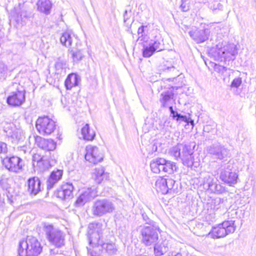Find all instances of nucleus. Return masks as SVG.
Instances as JSON below:
<instances>
[{
	"label": "nucleus",
	"mask_w": 256,
	"mask_h": 256,
	"mask_svg": "<svg viewBox=\"0 0 256 256\" xmlns=\"http://www.w3.org/2000/svg\"><path fill=\"white\" fill-rule=\"evenodd\" d=\"M196 146L194 142L188 144H178L171 150V154L177 160H180L188 166H194V150Z\"/></svg>",
	"instance_id": "nucleus-1"
},
{
	"label": "nucleus",
	"mask_w": 256,
	"mask_h": 256,
	"mask_svg": "<svg viewBox=\"0 0 256 256\" xmlns=\"http://www.w3.org/2000/svg\"><path fill=\"white\" fill-rule=\"evenodd\" d=\"M94 228L93 224L88 226V239L89 246L87 247L88 254L92 256H100L101 254L100 248L104 244L102 230Z\"/></svg>",
	"instance_id": "nucleus-2"
},
{
	"label": "nucleus",
	"mask_w": 256,
	"mask_h": 256,
	"mask_svg": "<svg viewBox=\"0 0 256 256\" xmlns=\"http://www.w3.org/2000/svg\"><path fill=\"white\" fill-rule=\"evenodd\" d=\"M42 251V246L36 238L28 236L26 240L20 242L18 248L19 256H37Z\"/></svg>",
	"instance_id": "nucleus-3"
},
{
	"label": "nucleus",
	"mask_w": 256,
	"mask_h": 256,
	"mask_svg": "<svg viewBox=\"0 0 256 256\" xmlns=\"http://www.w3.org/2000/svg\"><path fill=\"white\" fill-rule=\"evenodd\" d=\"M115 209L112 202L108 198H101L96 200L92 206V213L94 216L100 217L111 214Z\"/></svg>",
	"instance_id": "nucleus-4"
},
{
	"label": "nucleus",
	"mask_w": 256,
	"mask_h": 256,
	"mask_svg": "<svg viewBox=\"0 0 256 256\" xmlns=\"http://www.w3.org/2000/svg\"><path fill=\"white\" fill-rule=\"evenodd\" d=\"M44 230L49 242L57 248H60L64 244L65 234L58 229L54 228L52 224H44Z\"/></svg>",
	"instance_id": "nucleus-5"
},
{
	"label": "nucleus",
	"mask_w": 256,
	"mask_h": 256,
	"mask_svg": "<svg viewBox=\"0 0 256 256\" xmlns=\"http://www.w3.org/2000/svg\"><path fill=\"white\" fill-rule=\"evenodd\" d=\"M206 150L208 156L214 160H225L230 156V150L220 143L212 144L207 148Z\"/></svg>",
	"instance_id": "nucleus-6"
},
{
	"label": "nucleus",
	"mask_w": 256,
	"mask_h": 256,
	"mask_svg": "<svg viewBox=\"0 0 256 256\" xmlns=\"http://www.w3.org/2000/svg\"><path fill=\"white\" fill-rule=\"evenodd\" d=\"M236 230L234 221L226 220L212 228L210 234L214 238H224Z\"/></svg>",
	"instance_id": "nucleus-7"
},
{
	"label": "nucleus",
	"mask_w": 256,
	"mask_h": 256,
	"mask_svg": "<svg viewBox=\"0 0 256 256\" xmlns=\"http://www.w3.org/2000/svg\"><path fill=\"white\" fill-rule=\"evenodd\" d=\"M164 49L163 39L160 36H156L154 40H150L147 44H144L142 56L148 58L156 52H161Z\"/></svg>",
	"instance_id": "nucleus-8"
},
{
	"label": "nucleus",
	"mask_w": 256,
	"mask_h": 256,
	"mask_svg": "<svg viewBox=\"0 0 256 256\" xmlns=\"http://www.w3.org/2000/svg\"><path fill=\"white\" fill-rule=\"evenodd\" d=\"M158 228L156 226H146L140 230L142 242L146 246H152L157 242L158 239Z\"/></svg>",
	"instance_id": "nucleus-9"
},
{
	"label": "nucleus",
	"mask_w": 256,
	"mask_h": 256,
	"mask_svg": "<svg viewBox=\"0 0 256 256\" xmlns=\"http://www.w3.org/2000/svg\"><path fill=\"white\" fill-rule=\"evenodd\" d=\"M4 166L9 171L18 173L22 172L24 166L23 160L17 156H6L2 160Z\"/></svg>",
	"instance_id": "nucleus-10"
},
{
	"label": "nucleus",
	"mask_w": 256,
	"mask_h": 256,
	"mask_svg": "<svg viewBox=\"0 0 256 256\" xmlns=\"http://www.w3.org/2000/svg\"><path fill=\"white\" fill-rule=\"evenodd\" d=\"M36 128L42 134H50L56 128L55 122L48 116L40 117L36 122Z\"/></svg>",
	"instance_id": "nucleus-11"
},
{
	"label": "nucleus",
	"mask_w": 256,
	"mask_h": 256,
	"mask_svg": "<svg viewBox=\"0 0 256 256\" xmlns=\"http://www.w3.org/2000/svg\"><path fill=\"white\" fill-rule=\"evenodd\" d=\"M202 184L205 189L209 190L212 192L222 194L225 192V188L212 175H206L204 178Z\"/></svg>",
	"instance_id": "nucleus-12"
},
{
	"label": "nucleus",
	"mask_w": 256,
	"mask_h": 256,
	"mask_svg": "<svg viewBox=\"0 0 256 256\" xmlns=\"http://www.w3.org/2000/svg\"><path fill=\"white\" fill-rule=\"evenodd\" d=\"M104 155L96 146L88 145L86 148L85 159L90 162L97 164L103 160Z\"/></svg>",
	"instance_id": "nucleus-13"
},
{
	"label": "nucleus",
	"mask_w": 256,
	"mask_h": 256,
	"mask_svg": "<svg viewBox=\"0 0 256 256\" xmlns=\"http://www.w3.org/2000/svg\"><path fill=\"white\" fill-rule=\"evenodd\" d=\"M97 192L94 187L84 189L74 202L76 207H81L86 203L92 200L97 196Z\"/></svg>",
	"instance_id": "nucleus-14"
},
{
	"label": "nucleus",
	"mask_w": 256,
	"mask_h": 256,
	"mask_svg": "<svg viewBox=\"0 0 256 256\" xmlns=\"http://www.w3.org/2000/svg\"><path fill=\"white\" fill-rule=\"evenodd\" d=\"M26 100V92L24 90H17L12 92L6 100L8 105L12 106H19L24 103Z\"/></svg>",
	"instance_id": "nucleus-15"
},
{
	"label": "nucleus",
	"mask_w": 256,
	"mask_h": 256,
	"mask_svg": "<svg viewBox=\"0 0 256 256\" xmlns=\"http://www.w3.org/2000/svg\"><path fill=\"white\" fill-rule=\"evenodd\" d=\"M27 191L31 196H35L43 189L42 182L39 178L34 176L27 180Z\"/></svg>",
	"instance_id": "nucleus-16"
},
{
	"label": "nucleus",
	"mask_w": 256,
	"mask_h": 256,
	"mask_svg": "<svg viewBox=\"0 0 256 256\" xmlns=\"http://www.w3.org/2000/svg\"><path fill=\"white\" fill-rule=\"evenodd\" d=\"M74 186L72 184L66 182L61 186L55 192L56 196L62 200H70L72 198V192L74 190Z\"/></svg>",
	"instance_id": "nucleus-17"
},
{
	"label": "nucleus",
	"mask_w": 256,
	"mask_h": 256,
	"mask_svg": "<svg viewBox=\"0 0 256 256\" xmlns=\"http://www.w3.org/2000/svg\"><path fill=\"white\" fill-rule=\"evenodd\" d=\"M32 165L38 170L42 172L48 169L52 164L44 156L35 154L32 156Z\"/></svg>",
	"instance_id": "nucleus-18"
},
{
	"label": "nucleus",
	"mask_w": 256,
	"mask_h": 256,
	"mask_svg": "<svg viewBox=\"0 0 256 256\" xmlns=\"http://www.w3.org/2000/svg\"><path fill=\"white\" fill-rule=\"evenodd\" d=\"M220 179L230 186H232L237 182L238 175L235 172L227 168L222 170L220 176Z\"/></svg>",
	"instance_id": "nucleus-19"
},
{
	"label": "nucleus",
	"mask_w": 256,
	"mask_h": 256,
	"mask_svg": "<svg viewBox=\"0 0 256 256\" xmlns=\"http://www.w3.org/2000/svg\"><path fill=\"white\" fill-rule=\"evenodd\" d=\"M31 16V13L26 10L20 8L16 9L13 18L16 24L18 26H20L24 25L28 20H30Z\"/></svg>",
	"instance_id": "nucleus-20"
},
{
	"label": "nucleus",
	"mask_w": 256,
	"mask_h": 256,
	"mask_svg": "<svg viewBox=\"0 0 256 256\" xmlns=\"http://www.w3.org/2000/svg\"><path fill=\"white\" fill-rule=\"evenodd\" d=\"M209 29L196 30L189 32L190 36L196 42L202 43L208 39Z\"/></svg>",
	"instance_id": "nucleus-21"
},
{
	"label": "nucleus",
	"mask_w": 256,
	"mask_h": 256,
	"mask_svg": "<svg viewBox=\"0 0 256 256\" xmlns=\"http://www.w3.org/2000/svg\"><path fill=\"white\" fill-rule=\"evenodd\" d=\"M175 87L172 86L166 92H162L160 96V102L161 106L164 108L172 105L175 102L174 99V89ZM178 89V87H176Z\"/></svg>",
	"instance_id": "nucleus-22"
},
{
	"label": "nucleus",
	"mask_w": 256,
	"mask_h": 256,
	"mask_svg": "<svg viewBox=\"0 0 256 256\" xmlns=\"http://www.w3.org/2000/svg\"><path fill=\"white\" fill-rule=\"evenodd\" d=\"M63 174V170H56L51 172L46 181V186L48 190L54 188V185L60 180Z\"/></svg>",
	"instance_id": "nucleus-23"
},
{
	"label": "nucleus",
	"mask_w": 256,
	"mask_h": 256,
	"mask_svg": "<svg viewBox=\"0 0 256 256\" xmlns=\"http://www.w3.org/2000/svg\"><path fill=\"white\" fill-rule=\"evenodd\" d=\"M37 145L38 146L44 150L48 151L54 150L56 148V144L52 139H45L39 138L36 140Z\"/></svg>",
	"instance_id": "nucleus-24"
},
{
	"label": "nucleus",
	"mask_w": 256,
	"mask_h": 256,
	"mask_svg": "<svg viewBox=\"0 0 256 256\" xmlns=\"http://www.w3.org/2000/svg\"><path fill=\"white\" fill-rule=\"evenodd\" d=\"M80 81V76L74 73L69 74L64 82V86L66 90H71L72 88L78 85Z\"/></svg>",
	"instance_id": "nucleus-25"
},
{
	"label": "nucleus",
	"mask_w": 256,
	"mask_h": 256,
	"mask_svg": "<svg viewBox=\"0 0 256 256\" xmlns=\"http://www.w3.org/2000/svg\"><path fill=\"white\" fill-rule=\"evenodd\" d=\"M154 246L155 256H162L168 250V241L166 240L160 244L156 242Z\"/></svg>",
	"instance_id": "nucleus-26"
},
{
	"label": "nucleus",
	"mask_w": 256,
	"mask_h": 256,
	"mask_svg": "<svg viewBox=\"0 0 256 256\" xmlns=\"http://www.w3.org/2000/svg\"><path fill=\"white\" fill-rule=\"evenodd\" d=\"M60 41L61 44L66 47L72 46L73 42L76 44V42H78V40L67 32L62 33L60 38Z\"/></svg>",
	"instance_id": "nucleus-27"
},
{
	"label": "nucleus",
	"mask_w": 256,
	"mask_h": 256,
	"mask_svg": "<svg viewBox=\"0 0 256 256\" xmlns=\"http://www.w3.org/2000/svg\"><path fill=\"white\" fill-rule=\"evenodd\" d=\"M82 138L86 140H92L94 139L96 134L94 131L90 129L88 124H86L81 130Z\"/></svg>",
	"instance_id": "nucleus-28"
},
{
	"label": "nucleus",
	"mask_w": 256,
	"mask_h": 256,
	"mask_svg": "<svg viewBox=\"0 0 256 256\" xmlns=\"http://www.w3.org/2000/svg\"><path fill=\"white\" fill-rule=\"evenodd\" d=\"M37 6L39 11L48 14L50 12L52 4L50 0H39Z\"/></svg>",
	"instance_id": "nucleus-29"
},
{
	"label": "nucleus",
	"mask_w": 256,
	"mask_h": 256,
	"mask_svg": "<svg viewBox=\"0 0 256 256\" xmlns=\"http://www.w3.org/2000/svg\"><path fill=\"white\" fill-rule=\"evenodd\" d=\"M219 50V55L223 58L226 57V54H228L233 56L237 54L236 46L234 44H230Z\"/></svg>",
	"instance_id": "nucleus-30"
},
{
	"label": "nucleus",
	"mask_w": 256,
	"mask_h": 256,
	"mask_svg": "<svg viewBox=\"0 0 256 256\" xmlns=\"http://www.w3.org/2000/svg\"><path fill=\"white\" fill-rule=\"evenodd\" d=\"M70 53L72 54L73 62H75L80 61L84 57L82 50L79 47L77 42H76V47L72 48L70 50Z\"/></svg>",
	"instance_id": "nucleus-31"
},
{
	"label": "nucleus",
	"mask_w": 256,
	"mask_h": 256,
	"mask_svg": "<svg viewBox=\"0 0 256 256\" xmlns=\"http://www.w3.org/2000/svg\"><path fill=\"white\" fill-rule=\"evenodd\" d=\"M66 62L64 60L58 58L54 64L55 72L57 74H66Z\"/></svg>",
	"instance_id": "nucleus-32"
},
{
	"label": "nucleus",
	"mask_w": 256,
	"mask_h": 256,
	"mask_svg": "<svg viewBox=\"0 0 256 256\" xmlns=\"http://www.w3.org/2000/svg\"><path fill=\"white\" fill-rule=\"evenodd\" d=\"M156 186L158 190L162 194H168V186L166 184V178H161L158 179L156 182Z\"/></svg>",
	"instance_id": "nucleus-33"
},
{
	"label": "nucleus",
	"mask_w": 256,
	"mask_h": 256,
	"mask_svg": "<svg viewBox=\"0 0 256 256\" xmlns=\"http://www.w3.org/2000/svg\"><path fill=\"white\" fill-rule=\"evenodd\" d=\"M162 162H165V159L163 158H157L153 160L150 164V166L153 172L160 173V166Z\"/></svg>",
	"instance_id": "nucleus-34"
},
{
	"label": "nucleus",
	"mask_w": 256,
	"mask_h": 256,
	"mask_svg": "<svg viewBox=\"0 0 256 256\" xmlns=\"http://www.w3.org/2000/svg\"><path fill=\"white\" fill-rule=\"evenodd\" d=\"M102 249H104L108 255L112 256L114 254L117 252V248L115 244L113 242L104 243L102 244L100 248Z\"/></svg>",
	"instance_id": "nucleus-35"
},
{
	"label": "nucleus",
	"mask_w": 256,
	"mask_h": 256,
	"mask_svg": "<svg viewBox=\"0 0 256 256\" xmlns=\"http://www.w3.org/2000/svg\"><path fill=\"white\" fill-rule=\"evenodd\" d=\"M177 167L174 162L165 160L164 167V172L169 174H172L176 170Z\"/></svg>",
	"instance_id": "nucleus-36"
},
{
	"label": "nucleus",
	"mask_w": 256,
	"mask_h": 256,
	"mask_svg": "<svg viewBox=\"0 0 256 256\" xmlns=\"http://www.w3.org/2000/svg\"><path fill=\"white\" fill-rule=\"evenodd\" d=\"M104 168H96L95 170V172L94 173V178L96 182L100 184L103 180L104 177Z\"/></svg>",
	"instance_id": "nucleus-37"
},
{
	"label": "nucleus",
	"mask_w": 256,
	"mask_h": 256,
	"mask_svg": "<svg viewBox=\"0 0 256 256\" xmlns=\"http://www.w3.org/2000/svg\"><path fill=\"white\" fill-rule=\"evenodd\" d=\"M10 138L12 143L16 144L23 140V133L20 130H14L10 136Z\"/></svg>",
	"instance_id": "nucleus-38"
},
{
	"label": "nucleus",
	"mask_w": 256,
	"mask_h": 256,
	"mask_svg": "<svg viewBox=\"0 0 256 256\" xmlns=\"http://www.w3.org/2000/svg\"><path fill=\"white\" fill-rule=\"evenodd\" d=\"M214 70L216 72H218L220 74H221L222 75H223L224 77L226 75L230 76V72L232 71V70H230V68H228L225 66L217 64H215L214 66ZM224 79L225 78H224Z\"/></svg>",
	"instance_id": "nucleus-39"
},
{
	"label": "nucleus",
	"mask_w": 256,
	"mask_h": 256,
	"mask_svg": "<svg viewBox=\"0 0 256 256\" xmlns=\"http://www.w3.org/2000/svg\"><path fill=\"white\" fill-rule=\"evenodd\" d=\"M170 116L176 121H182L184 122H188V118L186 116H183L175 111L174 114L172 113Z\"/></svg>",
	"instance_id": "nucleus-40"
},
{
	"label": "nucleus",
	"mask_w": 256,
	"mask_h": 256,
	"mask_svg": "<svg viewBox=\"0 0 256 256\" xmlns=\"http://www.w3.org/2000/svg\"><path fill=\"white\" fill-rule=\"evenodd\" d=\"M7 71V66L2 62L0 61V80L5 78Z\"/></svg>",
	"instance_id": "nucleus-41"
},
{
	"label": "nucleus",
	"mask_w": 256,
	"mask_h": 256,
	"mask_svg": "<svg viewBox=\"0 0 256 256\" xmlns=\"http://www.w3.org/2000/svg\"><path fill=\"white\" fill-rule=\"evenodd\" d=\"M147 26H144V25L140 26L138 30V40L140 41L144 40L146 39V33H145V28H146Z\"/></svg>",
	"instance_id": "nucleus-42"
},
{
	"label": "nucleus",
	"mask_w": 256,
	"mask_h": 256,
	"mask_svg": "<svg viewBox=\"0 0 256 256\" xmlns=\"http://www.w3.org/2000/svg\"><path fill=\"white\" fill-rule=\"evenodd\" d=\"M209 8L213 11L222 10V5L218 2H212L209 4Z\"/></svg>",
	"instance_id": "nucleus-43"
},
{
	"label": "nucleus",
	"mask_w": 256,
	"mask_h": 256,
	"mask_svg": "<svg viewBox=\"0 0 256 256\" xmlns=\"http://www.w3.org/2000/svg\"><path fill=\"white\" fill-rule=\"evenodd\" d=\"M142 216L143 220L146 224H150V226H156V222L152 220L147 215L146 212H143L142 213Z\"/></svg>",
	"instance_id": "nucleus-44"
},
{
	"label": "nucleus",
	"mask_w": 256,
	"mask_h": 256,
	"mask_svg": "<svg viewBox=\"0 0 256 256\" xmlns=\"http://www.w3.org/2000/svg\"><path fill=\"white\" fill-rule=\"evenodd\" d=\"M180 8L183 12H188L190 9L188 0H182V4L180 6Z\"/></svg>",
	"instance_id": "nucleus-45"
},
{
	"label": "nucleus",
	"mask_w": 256,
	"mask_h": 256,
	"mask_svg": "<svg viewBox=\"0 0 256 256\" xmlns=\"http://www.w3.org/2000/svg\"><path fill=\"white\" fill-rule=\"evenodd\" d=\"M166 184L168 186V193L170 190H171L174 188L175 184V181L170 178H166Z\"/></svg>",
	"instance_id": "nucleus-46"
},
{
	"label": "nucleus",
	"mask_w": 256,
	"mask_h": 256,
	"mask_svg": "<svg viewBox=\"0 0 256 256\" xmlns=\"http://www.w3.org/2000/svg\"><path fill=\"white\" fill-rule=\"evenodd\" d=\"M242 82V78H235L232 82L230 84L231 88H238L240 86Z\"/></svg>",
	"instance_id": "nucleus-47"
},
{
	"label": "nucleus",
	"mask_w": 256,
	"mask_h": 256,
	"mask_svg": "<svg viewBox=\"0 0 256 256\" xmlns=\"http://www.w3.org/2000/svg\"><path fill=\"white\" fill-rule=\"evenodd\" d=\"M8 152L7 144L0 141V154H6Z\"/></svg>",
	"instance_id": "nucleus-48"
},
{
	"label": "nucleus",
	"mask_w": 256,
	"mask_h": 256,
	"mask_svg": "<svg viewBox=\"0 0 256 256\" xmlns=\"http://www.w3.org/2000/svg\"><path fill=\"white\" fill-rule=\"evenodd\" d=\"M0 186L3 190H5L6 192L10 190V188L8 184L7 183V180L2 178L0 180Z\"/></svg>",
	"instance_id": "nucleus-49"
},
{
	"label": "nucleus",
	"mask_w": 256,
	"mask_h": 256,
	"mask_svg": "<svg viewBox=\"0 0 256 256\" xmlns=\"http://www.w3.org/2000/svg\"><path fill=\"white\" fill-rule=\"evenodd\" d=\"M6 195L8 198V201L10 204H12L14 203V196L10 193V190H8V192H6Z\"/></svg>",
	"instance_id": "nucleus-50"
},
{
	"label": "nucleus",
	"mask_w": 256,
	"mask_h": 256,
	"mask_svg": "<svg viewBox=\"0 0 256 256\" xmlns=\"http://www.w3.org/2000/svg\"><path fill=\"white\" fill-rule=\"evenodd\" d=\"M59 250L56 248L51 249L50 250V256H56L58 254Z\"/></svg>",
	"instance_id": "nucleus-51"
},
{
	"label": "nucleus",
	"mask_w": 256,
	"mask_h": 256,
	"mask_svg": "<svg viewBox=\"0 0 256 256\" xmlns=\"http://www.w3.org/2000/svg\"><path fill=\"white\" fill-rule=\"evenodd\" d=\"M130 16H128V10H126L124 14V23L126 24L127 20L129 19Z\"/></svg>",
	"instance_id": "nucleus-52"
},
{
	"label": "nucleus",
	"mask_w": 256,
	"mask_h": 256,
	"mask_svg": "<svg viewBox=\"0 0 256 256\" xmlns=\"http://www.w3.org/2000/svg\"><path fill=\"white\" fill-rule=\"evenodd\" d=\"M168 256H182V253L180 252H172Z\"/></svg>",
	"instance_id": "nucleus-53"
},
{
	"label": "nucleus",
	"mask_w": 256,
	"mask_h": 256,
	"mask_svg": "<svg viewBox=\"0 0 256 256\" xmlns=\"http://www.w3.org/2000/svg\"><path fill=\"white\" fill-rule=\"evenodd\" d=\"M164 71L168 72V71H174L175 70V68L173 66H166V68H164Z\"/></svg>",
	"instance_id": "nucleus-54"
},
{
	"label": "nucleus",
	"mask_w": 256,
	"mask_h": 256,
	"mask_svg": "<svg viewBox=\"0 0 256 256\" xmlns=\"http://www.w3.org/2000/svg\"><path fill=\"white\" fill-rule=\"evenodd\" d=\"M18 150L20 151H22L24 152V154L26 152V146H22L18 148Z\"/></svg>",
	"instance_id": "nucleus-55"
},
{
	"label": "nucleus",
	"mask_w": 256,
	"mask_h": 256,
	"mask_svg": "<svg viewBox=\"0 0 256 256\" xmlns=\"http://www.w3.org/2000/svg\"><path fill=\"white\" fill-rule=\"evenodd\" d=\"M4 205V200L3 198H2L1 194H0V207H3Z\"/></svg>",
	"instance_id": "nucleus-56"
},
{
	"label": "nucleus",
	"mask_w": 256,
	"mask_h": 256,
	"mask_svg": "<svg viewBox=\"0 0 256 256\" xmlns=\"http://www.w3.org/2000/svg\"><path fill=\"white\" fill-rule=\"evenodd\" d=\"M164 162H162L160 166V172H164Z\"/></svg>",
	"instance_id": "nucleus-57"
},
{
	"label": "nucleus",
	"mask_w": 256,
	"mask_h": 256,
	"mask_svg": "<svg viewBox=\"0 0 256 256\" xmlns=\"http://www.w3.org/2000/svg\"><path fill=\"white\" fill-rule=\"evenodd\" d=\"M168 108H169L170 112V114H172V113L174 114L175 110H174L173 107L172 106H168Z\"/></svg>",
	"instance_id": "nucleus-58"
},
{
	"label": "nucleus",
	"mask_w": 256,
	"mask_h": 256,
	"mask_svg": "<svg viewBox=\"0 0 256 256\" xmlns=\"http://www.w3.org/2000/svg\"><path fill=\"white\" fill-rule=\"evenodd\" d=\"M187 123H190L191 125H192V126H194V122L193 120H190L188 118V122H186Z\"/></svg>",
	"instance_id": "nucleus-59"
},
{
	"label": "nucleus",
	"mask_w": 256,
	"mask_h": 256,
	"mask_svg": "<svg viewBox=\"0 0 256 256\" xmlns=\"http://www.w3.org/2000/svg\"><path fill=\"white\" fill-rule=\"evenodd\" d=\"M136 256H147L143 255V254H138V255H136Z\"/></svg>",
	"instance_id": "nucleus-60"
},
{
	"label": "nucleus",
	"mask_w": 256,
	"mask_h": 256,
	"mask_svg": "<svg viewBox=\"0 0 256 256\" xmlns=\"http://www.w3.org/2000/svg\"><path fill=\"white\" fill-rule=\"evenodd\" d=\"M220 202V199H218V202Z\"/></svg>",
	"instance_id": "nucleus-61"
},
{
	"label": "nucleus",
	"mask_w": 256,
	"mask_h": 256,
	"mask_svg": "<svg viewBox=\"0 0 256 256\" xmlns=\"http://www.w3.org/2000/svg\"><path fill=\"white\" fill-rule=\"evenodd\" d=\"M206 128H204V132H206Z\"/></svg>",
	"instance_id": "nucleus-62"
},
{
	"label": "nucleus",
	"mask_w": 256,
	"mask_h": 256,
	"mask_svg": "<svg viewBox=\"0 0 256 256\" xmlns=\"http://www.w3.org/2000/svg\"><path fill=\"white\" fill-rule=\"evenodd\" d=\"M90 256H92V254H90Z\"/></svg>",
	"instance_id": "nucleus-63"
}]
</instances>
